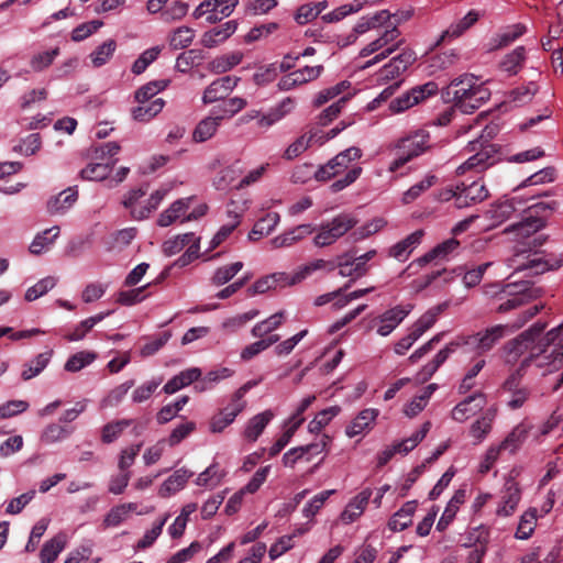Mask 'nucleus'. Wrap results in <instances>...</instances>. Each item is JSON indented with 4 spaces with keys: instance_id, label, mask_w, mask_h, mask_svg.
<instances>
[{
    "instance_id": "nucleus-1",
    "label": "nucleus",
    "mask_w": 563,
    "mask_h": 563,
    "mask_svg": "<svg viewBox=\"0 0 563 563\" xmlns=\"http://www.w3.org/2000/svg\"><path fill=\"white\" fill-rule=\"evenodd\" d=\"M542 305H534L525 310L511 327L508 325H494L486 329L483 332H478L473 335L461 338L456 341L448 343L441 349L434 357L427 363L420 371V377L427 380L439 369V367L449 358V356L455 352L459 347H465L467 351H475L477 353H485L493 349V346L503 339L507 331L510 332L523 327L530 319H532L541 309Z\"/></svg>"
},
{
    "instance_id": "nucleus-2",
    "label": "nucleus",
    "mask_w": 563,
    "mask_h": 563,
    "mask_svg": "<svg viewBox=\"0 0 563 563\" xmlns=\"http://www.w3.org/2000/svg\"><path fill=\"white\" fill-rule=\"evenodd\" d=\"M544 329V323L537 322L529 330L521 333L518 338L509 341L504 346V358L506 363H517L519 357L522 356L528 350H530L529 356L525 357L521 366H525L531 357L536 356L538 360V366H547V372L551 373L549 364L551 363L553 356L550 354V356L539 357V354L545 353L548 351V346L553 344L559 339L561 327L553 328L547 332L544 336H541Z\"/></svg>"
},
{
    "instance_id": "nucleus-3",
    "label": "nucleus",
    "mask_w": 563,
    "mask_h": 563,
    "mask_svg": "<svg viewBox=\"0 0 563 563\" xmlns=\"http://www.w3.org/2000/svg\"><path fill=\"white\" fill-rule=\"evenodd\" d=\"M442 97L446 101H453L462 112L472 113L490 98V91L485 84L478 82L475 76L465 74L453 79L442 90Z\"/></svg>"
},
{
    "instance_id": "nucleus-4",
    "label": "nucleus",
    "mask_w": 563,
    "mask_h": 563,
    "mask_svg": "<svg viewBox=\"0 0 563 563\" xmlns=\"http://www.w3.org/2000/svg\"><path fill=\"white\" fill-rule=\"evenodd\" d=\"M357 221L349 213H340L330 221L321 223L313 238L317 247L332 245L356 225Z\"/></svg>"
},
{
    "instance_id": "nucleus-5",
    "label": "nucleus",
    "mask_w": 563,
    "mask_h": 563,
    "mask_svg": "<svg viewBox=\"0 0 563 563\" xmlns=\"http://www.w3.org/2000/svg\"><path fill=\"white\" fill-rule=\"evenodd\" d=\"M400 19H397L396 22H390V20L380 29H378L377 36L366 44L358 53L360 57H367L378 52V49L388 48L393 52H397L405 44V38L401 35L400 30L398 29V23Z\"/></svg>"
},
{
    "instance_id": "nucleus-6",
    "label": "nucleus",
    "mask_w": 563,
    "mask_h": 563,
    "mask_svg": "<svg viewBox=\"0 0 563 563\" xmlns=\"http://www.w3.org/2000/svg\"><path fill=\"white\" fill-rule=\"evenodd\" d=\"M545 239L538 236L533 238L531 242L528 243V249H518L512 258L508 261L509 267H515L516 271H525L529 269L533 274H543L550 269L560 266V263L552 264L549 261L544 260L543 256L534 253L532 256L528 255L525 262H519V258L526 253L531 252L540 247L544 243Z\"/></svg>"
},
{
    "instance_id": "nucleus-7",
    "label": "nucleus",
    "mask_w": 563,
    "mask_h": 563,
    "mask_svg": "<svg viewBox=\"0 0 563 563\" xmlns=\"http://www.w3.org/2000/svg\"><path fill=\"white\" fill-rule=\"evenodd\" d=\"M362 157V150L352 146L349 147L339 154H336L333 158H331L327 164L320 166L314 172V178L319 181H327L332 177L338 176L342 172L349 168L350 164L354 161H357Z\"/></svg>"
},
{
    "instance_id": "nucleus-8",
    "label": "nucleus",
    "mask_w": 563,
    "mask_h": 563,
    "mask_svg": "<svg viewBox=\"0 0 563 563\" xmlns=\"http://www.w3.org/2000/svg\"><path fill=\"white\" fill-rule=\"evenodd\" d=\"M439 86L434 81H428L423 85L416 86L409 91L397 97L389 103V110L393 113H400L409 108L424 101L427 98L437 95Z\"/></svg>"
},
{
    "instance_id": "nucleus-9",
    "label": "nucleus",
    "mask_w": 563,
    "mask_h": 563,
    "mask_svg": "<svg viewBox=\"0 0 563 563\" xmlns=\"http://www.w3.org/2000/svg\"><path fill=\"white\" fill-rule=\"evenodd\" d=\"M413 305H397L384 311L382 314L373 319V325L376 333L380 336H387L409 316Z\"/></svg>"
},
{
    "instance_id": "nucleus-10",
    "label": "nucleus",
    "mask_w": 563,
    "mask_h": 563,
    "mask_svg": "<svg viewBox=\"0 0 563 563\" xmlns=\"http://www.w3.org/2000/svg\"><path fill=\"white\" fill-rule=\"evenodd\" d=\"M504 291L512 297L499 305V312L517 309L539 296V290L529 287L527 283L507 284L504 287Z\"/></svg>"
},
{
    "instance_id": "nucleus-11",
    "label": "nucleus",
    "mask_w": 563,
    "mask_h": 563,
    "mask_svg": "<svg viewBox=\"0 0 563 563\" xmlns=\"http://www.w3.org/2000/svg\"><path fill=\"white\" fill-rule=\"evenodd\" d=\"M376 254V250H369L352 260H343L345 256H342L338 264H335V268H339V275L342 277H351L352 280L358 279L368 273L371 268L368 262L372 261Z\"/></svg>"
},
{
    "instance_id": "nucleus-12",
    "label": "nucleus",
    "mask_w": 563,
    "mask_h": 563,
    "mask_svg": "<svg viewBox=\"0 0 563 563\" xmlns=\"http://www.w3.org/2000/svg\"><path fill=\"white\" fill-rule=\"evenodd\" d=\"M456 208H467L470 206L484 201L489 192L485 184L478 179L471 184L461 183L456 185Z\"/></svg>"
},
{
    "instance_id": "nucleus-13",
    "label": "nucleus",
    "mask_w": 563,
    "mask_h": 563,
    "mask_svg": "<svg viewBox=\"0 0 563 563\" xmlns=\"http://www.w3.org/2000/svg\"><path fill=\"white\" fill-rule=\"evenodd\" d=\"M417 55L413 49L409 47L401 48L400 53L393 57L379 71L380 78L390 80L397 78L400 74L415 63Z\"/></svg>"
},
{
    "instance_id": "nucleus-14",
    "label": "nucleus",
    "mask_w": 563,
    "mask_h": 563,
    "mask_svg": "<svg viewBox=\"0 0 563 563\" xmlns=\"http://www.w3.org/2000/svg\"><path fill=\"white\" fill-rule=\"evenodd\" d=\"M470 145L472 147L471 151H476L477 148H479V151L456 168L457 175H464L471 169L482 172L492 165V163H489L490 154L493 153L492 145L483 146V143L478 140L470 142Z\"/></svg>"
},
{
    "instance_id": "nucleus-15",
    "label": "nucleus",
    "mask_w": 563,
    "mask_h": 563,
    "mask_svg": "<svg viewBox=\"0 0 563 563\" xmlns=\"http://www.w3.org/2000/svg\"><path fill=\"white\" fill-rule=\"evenodd\" d=\"M521 499V490L514 479L506 481L500 495V501L496 508V515L499 517L511 516L518 507Z\"/></svg>"
},
{
    "instance_id": "nucleus-16",
    "label": "nucleus",
    "mask_w": 563,
    "mask_h": 563,
    "mask_svg": "<svg viewBox=\"0 0 563 563\" xmlns=\"http://www.w3.org/2000/svg\"><path fill=\"white\" fill-rule=\"evenodd\" d=\"M544 228V220L538 216H526L521 221L505 229V233L512 236L515 241H523L531 238Z\"/></svg>"
},
{
    "instance_id": "nucleus-17",
    "label": "nucleus",
    "mask_w": 563,
    "mask_h": 563,
    "mask_svg": "<svg viewBox=\"0 0 563 563\" xmlns=\"http://www.w3.org/2000/svg\"><path fill=\"white\" fill-rule=\"evenodd\" d=\"M238 77L224 76L212 81L203 91L202 102L205 104L223 100L238 85Z\"/></svg>"
},
{
    "instance_id": "nucleus-18",
    "label": "nucleus",
    "mask_w": 563,
    "mask_h": 563,
    "mask_svg": "<svg viewBox=\"0 0 563 563\" xmlns=\"http://www.w3.org/2000/svg\"><path fill=\"white\" fill-rule=\"evenodd\" d=\"M372 495V488L367 487L353 497L341 512V521L345 525H350L358 519L366 509Z\"/></svg>"
},
{
    "instance_id": "nucleus-19",
    "label": "nucleus",
    "mask_w": 563,
    "mask_h": 563,
    "mask_svg": "<svg viewBox=\"0 0 563 563\" xmlns=\"http://www.w3.org/2000/svg\"><path fill=\"white\" fill-rule=\"evenodd\" d=\"M77 186L68 187L47 200V212L52 216L65 214L77 201Z\"/></svg>"
},
{
    "instance_id": "nucleus-20",
    "label": "nucleus",
    "mask_w": 563,
    "mask_h": 563,
    "mask_svg": "<svg viewBox=\"0 0 563 563\" xmlns=\"http://www.w3.org/2000/svg\"><path fill=\"white\" fill-rule=\"evenodd\" d=\"M484 405L485 396L482 393H475L453 408L452 418L457 422H464L479 411Z\"/></svg>"
},
{
    "instance_id": "nucleus-21",
    "label": "nucleus",
    "mask_w": 563,
    "mask_h": 563,
    "mask_svg": "<svg viewBox=\"0 0 563 563\" xmlns=\"http://www.w3.org/2000/svg\"><path fill=\"white\" fill-rule=\"evenodd\" d=\"M378 415V409L367 408L362 410L346 427L345 434L349 438H354L369 431L373 428Z\"/></svg>"
},
{
    "instance_id": "nucleus-22",
    "label": "nucleus",
    "mask_w": 563,
    "mask_h": 563,
    "mask_svg": "<svg viewBox=\"0 0 563 563\" xmlns=\"http://www.w3.org/2000/svg\"><path fill=\"white\" fill-rule=\"evenodd\" d=\"M428 147L429 134L424 131H418L412 135L401 139L396 145V148L410 155L411 159L422 154Z\"/></svg>"
},
{
    "instance_id": "nucleus-23",
    "label": "nucleus",
    "mask_w": 563,
    "mask_h": 563,
    "mask_svg": "<svg viewBox=\"0 0 563 563\" xmlns=\"http://www.w3.org/2000/svg\"><path fill=\"white\" fill-rule=\"evenodd\" d=\"M314 230V227L311 224H300L272 239L271 245L274 249L290 247L307 235H310Z\"/></svg>"
},
{
    "instance_id": "nucleus-24",
    "label": "nucleus",
    "mask_w": 563,
    "mask_h": 563,
    "mask_svg": "<svg viewBox=\"0 0 563 563\" xmlns=\"http://www.w3.org/2000/svg\"><path fill=\"white\" fill-rule=\"evenodd\" d=\"M527 29L523 24L517 23L512 25H508L503 29L500 32L496 33L488 43V48L490 51L499 49L506 47L514 43L517 38L522 36L526 33Z\"/></svg>"
},
{
    "instance_id": "nucleus-25",
    "label": "nucleus",
    "mask_w": 563,
    "mask_h": 563,
    "mask_svg": "<svg viewBox=\"0 0 563 563\" xmlns=\"http://www.w3.org/2000/svg\"><path fill=\"white\" fill-rule=\"evenodd\" d=\"M422 236L423 231L421 230L412 232L404 240L393 245L388 251V255L400 262L406 261L413 250L421 243Z\"/></svg>"
},
{
    "instance_id": "nucleus-26",
    "label": "nucleus",
    "mask_w": 563,
    "mask_h": 563,
    "mask_svg": "<svg viewBox=\"0 0 563 563\" xmlns=\"http://www.w3.org/2000/svg\"><path fill=\"white\" fill-rule=\"evenodd\" d=\"M516 211L514 199H506L493 203L485 216L490 221V227H497L509 220Z\"/></svg>"
},
{
    "instance_id": "nucleus-27",
    "label": "nucleus",
    "mask_w": 563,
    "mask_h": 563,
    "mask_svg": "<svg viewBox=\"0 0 563 563\" xmlns=\"http://www.w3.org/2000/svg\"><path fill=\"white\" fill-rule=\"evenodd\" d=\"M194 475L192 472L186 468H179L175 471L161 485L158 494L161 497H169L179 490H181L188 479Z\"/></svg>"
},
{
    "instance_id": "nucleus-28",
    "label": "nucleus",
    "mask_w": 563,
    "mask_h": 563,
    "mask_svg": "<svg viewBox=\"0 0 563 563\" xmlns=\"http://www.w3.org/2000/svg\"><path fill=\"white\" fill-rule=\"evenodd\" d=\"M530 426L521 422L517 424L508 435L497 444L503 452L515 454L528 438Z\"/></svg>"
},
{
    "instance_id": "nucleus-29",
    "label": "nucleus",
    "mask_w": 563,
    "mask_h": 563,
    "mask_svg": "<svg viewBox=\"0 0 563 563\" xmlns=\"http://www.w3.org/2000/svg\"><path fill=\"white\" fill-rule=\"evenodd\" d=\"M222 119L212 109L210 115L202 119L196 126L192 133V137L196 142L201 143L210 140L217 132Z\"/></svg>"
},
{
    "instance_id": "nucleus-30",
    "label": "nucleus",
    "mask_w": 563,
    "mask_h": 563,
    "mask_svg": "<svg viewBox=\"0 0 563 563\" xmlns=\"http://www.w3.org/2000/svg\"><path fill=\"white\" fill-rule=\"evenodd\" d=\"M192 200V197H187L174 201L166 210L159 214L157 224L159 227H168L176 220L180 219L186 214L187 210L191 206Z\"/></svg>"
},
{
    "instance_id": "nucleus-31",
    "label": "nucleus",
    "mask_w": 563,
    "mask_h": 563,
    "mask_svg": "<svg viewBox=\"0 0 563 563\" xmlns=\"http://www.w3.org/2000/svg\"><path fill=\"white\" fill-rule=\"evenodd\" d=\"M273 417L274 413L272 410H265L252 417L245 426L243 432L244 438L251 442H255Z\"/></svg>"
},
{
    "instance_id": "nucleus-32",
    "label": "nucleus",
    "mask_w": 563,
    "mask_h": 563,
    "mask_svg": "<svg viewBox=\"0 0 563 563\" xmlns=\"http://www.w3.org/2000/svg\"><path fill=\"white\" fill-rule=\"evenodd\" d=\"M201 376V371L198 367L187 368L169 379L163 387V390L168 394H175L179 389L196 382Z\"/></svg>"
},
{
    "instance_id": "nucleus-33",
    "label": "nucleus",
    "mask_w": 563,
    "mask_h": 563,
    "mask_svg": "<svg viewBox=\"0 0 563 563\" xmlns=\"http://www.w3.org/2000/svg\"><path fill=\"white\" fill-rule=\"evenodd\" d=\"M417 509V501H407L388 521V527L393 531H402L412 522V516Z\"/></svg>"
},
{
    "instance_id": "nucleus-34",
    "label": "nucleus",
    "mask_w": 563,
    "mask_h": 563,
    "mask_svg": "<svg viewBox=\"0 0 563 563\" xmlns=\"http://www.w3.org/2000/svg\"><path fill=\"white\" fill-rule=\"evenodd\" d=\"M465 498L466 492L464 489H459L454 493L437 523V529L439 531L445 530L448 526L453 521L460 506L465 501Z\"/></svg>"
},
{
    "instance_id": "nucleus-35",
    "label": "nucleus",
    "mask_w": 563,
    "mask_h": 563,
    "mask_svg": "<svg viewBox=\"0 0 563 563\" xmlns=\"http://www.w3.org/2000/svg\"><path fill=\"white\" fill-rule=\"evenodd\" d=\"M390 20V13L387 10L376 12L371 16H363L353 27L357 36L365 34L371 30H378Z\"/></svg>"
},
{
    "instance_id": "nucleus-36",
    "label": "nucleus",
    "mask_w": 563,
    "mask_h": 563,
    "mask_svg": "<svg viewBox=\"0 0 563 563\" xmlns=\"http://www.w3.org/2000/svg\"><path fill=\"white\" fill-rule=\"evenodd\" d=\"M335 269V263L322 258L313 260L307 264L299 266L295 271V282L301 283L318 271L332 272Z\"/></svg>"
},
{
    "instance_id": "nucleus-37",
    "label": "nucleus",
    "mask_w": 563,
    "mask_h": 563,
    "mask_svg": "<svg viewBox=\"0 0 563 563\" xmlns=\"http://www.w3.org/2000/svg\"><path fill=\"white\" fill-rule=\"evenodd\" d=\"M236 25L229 21L222 26L213 27L202 35V44L206 47H213L225 41L235 32Z\"/></svg>"
},
{
    "instance_id": "nucleus-38",
    "label": "nucleus",
    "mask_w": 563,
    "mask_h": 563,
    "mask_svg": "<svg viewBox=\"0 0 563 563\" xmlns=\"http://www.w3.org/2000/svg\"><path fill=\"white\" fill-rule=\"evenodd\" d=\"M445 305H438L427 310L411 327L410 329L421 338L429 329H431L441 312L444 310Z\"/></svg>"
},
{
    "instance_id": "nucleus-39",
    "label": "nucleus",
    "mask_w": 563,
    "mask_h": 563,
    "mask_svg": "<svg viewBox=\"0 0 563 563\" xmlns=\"http://www.w3.org/2000/svg\"><path fill=\"white\" fill-rule=\"evenodd\" d=\"M525 60L526 48L523 46H517L514 51L504 56L499 67L509 75H516L521 69Z\"/></svg>"
},
{
    "instance_id": "nucleus-40",
    "label": "nucleus",
    "mask_w": 563,
    "mask_h": 563,
    "mask_svg": "<svg viewBox=\"0 0 563 563\" xmlns=\"http://www.w3.org/2000/svg\"><path fill=\"white\" fill-rule=\"evenodd\" d=\"M280 217L277 212H269L261 218L253 227L249 234L250 240H257L264 235H268L278 225Z\"/></svg>"
},
{
    "instance_id": "nucleus-41",
    "label": "nucleus",
    "mask_w": 563,
    "mask_h": 563,
    "mask_svg": "<svg viewBox=\"0 0 563 563\" xmlns=\"http://www.w3.org/2000/svg\"><path fill=\"white\" fill-rule=\"evenodd\" d=\"M431 428V422L426 421L420 430L416 431L411 437L393 444L396 454H407L412 451L427 435Z\"/></svg>"
},
{
    "instance_id": "nucleus-42",
    "label": "nucleus",
    "mask_w": 563,
    "mask_h": 563,
    "mask_svg": "<svg viewBox=\"0 0 563 563\" xmlns=\"http://www.w3.org/2000/svg\"><path fill=\"white\" fill-rule=\"evenodd\" d=\"M66 545V537L62 533L46 541L40 552L42 563H53Z\"/></svg>"
},
{
    "instance_id": "nucleus-43",
    "label": "nucleus",
    "mask_w": 563,
    "mask_h": 563,
    "mask_svg": "<svg viewBox=\"0 0 563 563\" xmlns=\"http://www.w3.org/2000/svg\"><path fill=\"white\" fill-rule=\"evenodd\" d=\"M495 413L490 410L474 421L470 427V435L475 440V444L481 443L490 432Z\"/></svg>"
},
{
    "instance_id": "nucleus-44",
    "label": "nucleus",
    "mask_w": 563,
    "mask_h": 563,
    "mask_svg": "<svg viewBox=\"0 0 563 563\" xmlns=\"http://www.w3.org/2000/svg\"><path fill=\"white\" fill-rule=\"evenodd\" d=\"M243 59V53L240 51L230 52L216 57L210 63V69L216 74H223L239 65Z\"/></svg>"
},
{
    "instance_id": "nucleus-45",
    "label": "nucleus",
    "mask_w": 563,
    "mask_h": 563,
    "mask_svg": "<svg viewBox=\"0 0 563 563\" xmlns=\"http://www.w3.org/2000/svg\"><path fill=\"white\" fill-rule=\"evenodd\" d=\"M136 509L137 505L135 503L122 504L111 508L103 519L104 527H118L128 519L130 512Z\"/></svg>"
},
{
    "instance_id": "nucleus-46",
    "label": "nucleus",
    "mask_w": 563,
    "mask_h": 563,
    "mask_svg": "<svg viewBox=\"0 0 563 563\" xmlns=\"http://www.w3.org/2000/svg\"><path fill=\"white\" fill-rule=\"evenodd\" d=\"M164 106L165 101L162 98H157L151 102L140 103L139 107L133 109L132 115L136 121L147 122L157 115Z\"/></svg>"
},
{
    "instance_id": "nucleus-47",
    "label": "nucleus",
    "mask_w": 563,
    "mask_h": 563,
    "mask_svg": "<svg viewBox=\"0 0 563 563\" xmlns=\"http://www.w3.org/2000/svg\"><path fill=\"white\" fill-rule=\"evenodd\" d=\"M59 235V227L55 225L38 233L30 245V252L40 255L48 249Z\"/></svg>"
},
{
    "instance_id": "nucleus-48",
    "label": "nucleus",
    "mask_w": 563,
    "mask_h": 563,
    "mask_svg": "<svg viewBox=\"0 0 563 563\" xmlns=\"http://www.w3.org/2000/svg\"><path fill=\"white\" fill-rule=\"evenodd\" d=\"M195 38V31L188 26H179L173 30L168 35V44L172 49H183L188 47Z\"/></svg>"
},
{
    "instance_id": "nucleus-49",
    "label": "nucleus",
    "mask_w": 563,
    "mask_h": 563,
    "mask_svg": "<svg viewBox=\"0 0 563 563\" xmlns=\"http://www.w3.org/2000/svg\"><path fill=\"white\" fill-rule=\"evenodd\" d=\"M284 318H285L284 311H279V312L272 314L267 319H265L261 322H257L252 328V331H251L252 335L254 338H264L265 335H267V334L272 333L273 331H275L276 329H278L282 325Z\"/></svg>"
},
{
    "instance_id": "nucleus-50",
    "label": "nucleus",
    "mask_w": 563,
    "mask_h": 563,
    "mask_svg": "<svg viewBox=\"0 0 563 563\" xmlns=\"http://www.w3.org/2000/svg\"><path fill=\"white\" fill-rule=\"evenodd\" d=\"M166 192V189H158L155 192H153L144 203H141L140 208L133 209V219H146L154 210L157 209V207L164 199Z\"/></svg>"
},
{
    "instance_id": "nucleus-51",
    "label": "nucleus",
    "mask_w": 563,
    "mask_h": 563,
    "mask_svg": "<svg viewBox=\"0 0 563 563\" xmlns=\"http://www.w3.org/2000/svg\"><path fill=\"white\" fill-rule=\"evenodd\" d=\"M113 167V162L111 163H91L87 165L84 169L80 172V178L85 180H93V181H100L106 179L111 169Z\"/></svg>"
},
{
    "instance_id": "nucleus-52",
    "label": "nucleus",
    "mask_w": 563,
    "mask_h": 563,
    "mask_svg": "<svg viewBox=\"0 0 563 563\" xmlns=\"http://www.w3.org/2000/svg\"><path fill=\"white\" fill-rule=\"evenodd\" d=\"M437 181V177L434 175H427L419 183L411 186L408 190L402 194L401 202L404 205L412 203L416 199H418L424 191L431 188Z\"/></svg>"
},
{
    "instance_id": "nucleus-53",
    "label": "nucleus",
    "mask_w": 563,
    "mask_h": 563,
    "mask_svg": "<svg viewBox=\"0 0 563 563\" xmlns=\"http://www.w3.org/2000/svg\"><path fill=\"white\" fill-rule=\"evenodd\" d=\"M224 472L217 463H213L198 475L196 484L198 486L214 488L222 482Z\"/></svg>"
},
{
    "instance_id": "nucleus-54",
    "label": "nucleus",
    "mask_w": 563,
    "mask_h": 563,
    "mask_svg": "<svg viewBox=\"0 0 563 563\" xmlns=\"http://www.w3.org/2000/svg\"><path fill=\"white\" fill-rule=\"evenodd\" d=\"M536 525L537 509L531 508L521 515L515 537L519 540L529 539L534 531Z\"/></svg>"
},
{
    "instance_id": "nucleus-55",
    "label": "nucleus",
    "mask_w": 563,
    "mask_h": 563,
    "mask_svg": "<svg viewBox=\"0 0 563 563\" xmlns=\"http://www.w3.org/2000/svg\"><path fill=\"white\" fill-rule=\"evenodd\" d=\"M52 357V352H45L38 354L34 360L24 365V369L21 373L23 380H30L37 376L48 365Z\"/></svg>"
},
{
    "instance_id": "nucleus-56",
    "label": "nucleus",
    "mask_w": 563,
    "mask_h": 563,
    "mask_svg": "<svg viewBox=\"0 0 563 563\" xmlns=\"http://www.w3.org/2000/svg\"><path fill=\"white\" fill-rule=\"evenodd\" d=\"M318 136V132L310 131L294 141L285 151V158L294 159L302 154Z\"/></svg>"
},
{
    "instance_id": "nucleus-57",
    "label": "nucleus",
    "mask_w": 563,
    "mask_h": 563,
    "mask_svg": "<svg viewBox=\"0 0 563 563\" xmlns=\"http://www.w3.org/2000/svg\"><path fill=\"white\" fill-rule=\"evenodd\" d=\"M117 48L114 40H108L99 45L91 54L90 59L93 67L98 68L107 64L113 56Z\"/></svg>"
},
{
    "instance_id": "nucleus-58",
    "label": "nucleus",
    "mask_w": 563,
    "mask_h": 563,
    "mask_svg": "<svg viewBox=\"0 0 563 563\" xmlns=\"http://www.w3.org/2000/svg\"><path fill=\"white\" fill-rule=\"evenodd\" d=\"M132 422L131 419H121L107 423L101 431L102 442L107 444L114 442Z\"/></svg>"
},
{
    "instance_id": "nucleus-59",
    "label": "nucleus",
    "mask_w": 563,
    "mask_h": 563,
    "mask_svg": "<svg viewBox=\"0 0 563 563\" xmlns=\"http://www.w3.org/2000/svg\"><path fill=\"white\" fill-rule=\"evenodd\" d=\"M258 310L253 309L241 314L230 317L221 323V329L228 333H235L243 328L249 321L258 316Z\"/></svg>"
},
{
    "instance_id": "nucleus-60",
    "label": "nucleus",
    "mask_w": 563,
    "mask_h": 563,
    "mask_svg": "<svg viewBox=\"0 0 563 563\" xmlns=\"http://www.w3.org/2000/svg\"><path fill=\"white\" fill-rule=\"evenodd\" d=\"M460 243L455 239H449L443 243L437 245L432 251L423 255L422 257L417 260L419 265H424L438 257H444L448 254L452 253L459 247Z\"/></svg>"
},
{
    "instance_id": "nucleus-61",
    "label": "nucleus",
    "mask_w": 563,
    "mask_h": 563,
    "mask_svg": "<svg viewBox=\"0 0 563 563\" xmlns=\"http://www.w3.org/2000/svg\"><path fill=\"white\" fill-rule=\"evenodd\" d=\"M134 386V380L130 379L123 384L114 387L109 394L101 400V408L117 407L126 396L128 391Z\"/></svg>"
},
{
    "instance_id": "nucleus-62",
    "label": "nucleus",
    "mask_w": 563,
    "mask_h": 563,
    "mask_svg": "<svg viewBox=\"0 0 563 563\" xmlns=\"http://www.w3.org/2000/svg\"><path fill=\"white\" fill-rule=\"evenodd\" d=\"M240 173L241 170L239 167L234 165L227 166L218 172L213 178V186L218 190H227L234 184Z\"/></svg>"
},
{
    "instance_id": "nucleus-63",
    "label": "nucleus",
    "mask_w": 563,
    "mask_h": 563,
    "mask_svg": "<svg viewBox=\"0 0 563 563\" xmlns=\"http://www.w3.org/2000/svg\"><path fill=\"white\" fill-rule=\"evenodd\" d=\"M97 358V354L91 351H80L71 355L65 363V371L76 373L91 364Z\"/></svg>"
},
{
    "instance_id": "nucleus-64",
    "label": "nucleus",
    "mask_w": 563,
    "mask_h": 563,
    "mask_svg": "<svg viewBox=\"0 0 563 563\" xmlns=\"http://www.w3.org/2000/svg\"><path fill=\"white\" fill-rule=\"evenodd\" d=\"M539 87L536 82L530 81L525 86L518 87L509 92V101L516 106L528 103L538 92Z\"/></svg>"
}]
</instances>
